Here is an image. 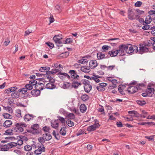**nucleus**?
Returning <instances> with one entry per match:
<instances>
[{"instance_id":"33","label":"nucleus","mask_w":155,"mask_h":155,"mask_svg":"<svg viewBox=\"0 0 155 155\" xmlns=\"http://www.w3.org/2000/svg\"><path fill=\"white\" fill-rule=\"evenodd\" d=\"M50 68L49 67L46 66L41 67L39 70L41 72H46V71L49 70Z\"/></svg>"},{"instance_id":"42","label":"nucleus","mask_w":155,"mask_h":155,"mask_svg":"<svg viewBox=\"0 0 155 155\" xmlns=\"http://www.w3.org/2000/svg\"><path fill=\"white\" fill-rule=\"evenodd\" d=\"M144 45V47H150L152 45V43L151 42V41L149 40L147 42H144L143 44H142Z\"/></svg>"},{"instance_id":"49","label":"nucleus","mask_w":155,"mask_h":155,"mask_svg":"<svg viewBox=\"0 0 155 155\" xmlns=\"http://www.w3.org/2000/svg\"><path fill=\"white\" fill-rule=\"evenodd\" d=\"M84 134V131L83 129H80L76 133V135L78 136L81 134Z\"/></svg>"},{"instance_id":"14","label":"nucleus","mask_w":155,"mask_h":155,"mask_svg":"<svg viewBox=\"0 0 155 155\" xmlns=\"http://www.w3.org/2000/svg\"><path fill=\"white\" fill-rule=\"evenodd\" d=\"M138 90L137 87L134 86H129L127 89L130 94H134L137 92Z\"/></svg>"},{"instance_id":"8","label":"nucleus","mask_w":155,"mask_h":155,"mask_svg":"<svg viewBox=\"0 0 155 155\" xmlns=\"http://www.w3.org/2000/svg\"><path fill=\"white\" fill-rule=\"evenodd\" d=\"M39 126L38 124H35L31 126V131L33 134H38L40 132Z\"/></svg>"},{"instance_id":"24","label":"nucleus","mask_w":155,"mask_h":155,"mask_svg":"<svg viewBox=\"0 0 155 155\" xmlns=\"http://www.w3.org/2000/svg\"><path fill=\"white\" fill-rule=\"evenodd\" d=\"M45 141H49L52 138L51 135L48 133H46L43 135Z\"/></svg>"},{"instance_id":"34","label":"nucleus","mask_w":155,"mask_h":155,"mask_svg":"<svg viewBox=\"0 0 155 155\" xmlns=\"http://www.w3.org/2000/svg\"><path fill=\"white\" fill-rule=\"evenodd\" d=\"M57 117L58 119L57 120H58L59 121H60L61 123L64 124V125L65 124L66 121L64 118L59 116H58Z\"/></svg>"},{"instance_id":"52","label":"nucleus","mask_w":155,"mask_h":155,"mask_svg":"<svg viewBox=\"0 0 155 155\" xmlns=\"http://www.w3.org/2000/svg\"><path fill=\"white\" fill-rule=\"evenodd\" d=\"M110 47L108 45H104L102 47L103 49L102 52H105Z\"/></svg>"},{"instance_id":"36","label":"nucleus","mask_w":155,"mask_h":155,"mask_svg":"<svg viewBox=\"0 0 155 155\" xmlns=\"http://www.w3.org/2000/svg\"><path fill=\"white\" fill-rule=\"evenodd\" d=\"M58 75H59V77H61V75H63L65 77H67L68 79H70V77L68 74L64 72H62L61 71H60L58 73Z\"/></svg>"},{"instance_id":"59","label":"nucleus","mask_w":155,"mask_h":155,"mask_svg":"<svg viewBox=\"0 0 155 155\" xmlns=\"http://www.w3.org/2000/svg\"><path fill=\"white\" fill-rule=\"evenodd\" d=\"M137 86L138 87L137 88L138 89H141V87L145 86V84L143 83H142L137 84Z\"/></svg>"},{"instance_id":"13","label":"nucleus","mask_w":155,"mask_h":155,"mask_svg":"<svg viewBox=\"0 0 155 155\" xmlns=\"http://www.w3.org/2000/svg\"><path fill=\"white\" fill-rule=\"evenodd\" d=\"M146 91L149 95V97H152L154 93L155 90L153 88H152L151 86L148 85Z\"/></svg>"},{"instance_id":"43","label":"nucleus","mask_w":155,"mask_h":155,"mask_svg":"<svg viewBox=\"0 0 155 155\" xmlns=\"http://www.w3.org/2000/svg\"><path fill=\"white\" fill-rule=\"evenodd\" d=\"M136 102L137 104L140 106H143L146 104V102L145 101L137 100Z\"/></svg>"},{"instance_id":"58","label":"nucleus","mask_w":155,"mask_h":155,"mask_svg":"<svg viewBox=\"0 0 155 155\" xmlns=\"http://www.w3.org/2000/svg\"><path fill=\"white\" fill-rule=\"evenodd\" d=\"M54 66L56 68H63L62 65L61 64H58L57 63L54 64Z\"/></svg>"},{"instance_id":"40","label":"nucleus","mask_w":155,"mask_h":155,"mask_svg":"<svg viewBox=\"0 0 155 155\" xmlns=\"http://www.w3.org/2000/svg\"><path fill=\"white\" fill-rule=\"evenodd\" d=\"M89 98V96L86 94L82 95L81 96V98L84 101H86L88 100Z\"/></svg>"},{"instance_id":"7","label":"nucleus","mask_w":155,"mask_h":155,"mask_svg":"<svg viewBox=\"0 0 155 155\" xmlns=\"http://www.w3.org/2000/svg\"><path fill=\"white\" fill-rule=\"evenodd\" d=\"M68 73L70 74V77L71 80L77 79L78 80L80 79V76L77 74V71L73 70H70Z\"/></svg>"},{"instance_id":"20","label":"nucleus","mask_w":155,"mask_h":155,"mask_svg":"<svg viewBox=\"0 0 155 155\" xmlns=\"http://www.w3.org/2000/svg\"><path fill=\"white\" fill-rule=\"evenodd\" d=\"M31 94L34 97H37L40 94V91L39 89H35L32 90L31 92Z\"/></svg>"},{"instance_id":"54","label":"nucleus","mask_w":155,"mask_h":155,"mask_svg":"<svg viewBox=\"0 0 155 155\" xmlns=\"http://www.w3.org/2000/svg\"><path fill=\"white\" fill-rule=\"evenodd\" d=\"M130 116L132 117H140V114L138 113V112L137 111L134 110V114L131 115Z\"/></svg>"},{"instance_id":"48","label":"nucleus","mask_w":155,"mask_h":155,"mask_svg":"<svg viewBox=\"0 0 155 155\" xmlns=\"http://www.w3.org/2000/svg\"><path fill=\"white\" fill-rule=\"evenodd\" d=\"M37 81L36 80H33L30 81H29V83L31 84L33 87L35 88V86L36 85Z\"/></svg>"},{"instance_id":"62","label":"nucleus","mask_w":155,"mask_h":155,"mask_svg":"<svg viewBox=\"0 0 155 155\" xmlns=\"http://www.w3.org/2000/svg\"><path fill=\"white\" fill-rule=\"evenodd\" d=\"M142 2L140 1H138L136 2L135 4L134 5L135 7H139L142 4Z\"/></svg>"},{"instance_id":"10","label":"nucleus","mask_w":155,"mask_h":155,"mask_svg":"<svg viewBox=\"0 0 155 155\" xmlns=\"http://www.w3.org/2000/svg\"><path fill=\"white\" fill-rule=\"evenodd\" d=\"M107 84L102 82L99 84V85L96 87L97 90L99 92L104 91L105 90V87L107 85Z\"/></svg>"},{"instance_id":"57","label":"nucleus","mask_w":155,"mask_h":155,"mask_svg":"<svg viewBox=\"0 0 155 155\" xmlns=\"http://www.w3.org/2000/svg\"><path fill=\"white\" fill-rule=\"evenodd\" d=\"M27 91V90L26 89V88H24L22 89H20L18 90V91L19 92H21L22 94H24L25 93H26Z\"/></svg>"},{"instance_id":"44","label":"nucleus","mask_w":155,"mask_h":155,"mask_svg":"<svg viewBox=\"0 0 155 155\" xmlns=\"http://www.w3.org/2000/svg\"><path fill=\"white\" fill-rule=\"evenodd\" d=\"M59 113L60 114H63L64 116H66L68 112L67 111L61 108L60 109V110H59Z\"/></svg>"},{"instance_id":"32","label":"nucleus","mask_w":155,"mask_h":155,"mask_svg":"<svg viewBox=\"0 0 155 155\" xmlns=\"http://www.w3.org/2000/svg\"><path fill=\"white\" fill-rule=\"evenodd\" d=\"M19 91H16L12 93L11 96L13 98H17L19 97Z\"/></svg>"},{"instance_id":"27","label":"nucleus","mask_w":155,"mask_h":155,"mask_svg":"<svg viewBox=\"0 0 155 155\" xmlns=\"http://www.w3.org/2000/svg\"><path fill=\"white\" fill-rule=\"evenodd\" d=\"M55 87V85L52 83H49L46 85V88L47 89H53Z\"/></svg>"},{"instance_id":"47","label":"nucleus","mask_w":155,"mask_h":155,"mask_svg":"<svg viewBox=\"0 0 155 155\" xmlns=\"http://www.w3.org/2000/svg\"><path fill=\"white\" fill-rule=\"evenodd\" d=\"M25 87L26 89L28 90H31L33 88V87L29 83L27 84H26L25 86Z\"/></svg>"},{"instance_id":"60","label":"nucleus","mask_w":155,"mask_h":155,"mask_svg":"<svg viewBox=\"0 0 155 155\" xmlns=\"http://www.w3.org/2000/svg\"><path fill=\"white\" fill-rule=\"evenodd\" d=\"M154 137L153 135L151 136H146L145 138L148 139L149 141L153 140H154Z\"/></svg>"},{"instance_id":"21","label":"nucleus","mask_w":155,"mask_h":155,"mask_svg":"<svg viewBox=\"0 0 155 155\" xmlns=\"http://www.w3.org/2000/svg\"><path fill=\"white\" fill-rule=\"evenodd\" d=\"M34 117L32 114H25L24 117L25 121H28L31 120H33Z\"/></svg>"},{"instance_id":"39","label":"nucleus","mask_w":155,"mask_h":155,"mask_svg":"<svg viewBox=\"0 0 155 155\" xmlns=\"http://www.w3.org/2000/svg\"><path fill=\"white\" fill-rule=\"evenodd\" d=\"M66 116L69 119H74L75 118V115L73 113H68Z\"/></svg>"},{"instance_id":"23","label":"nucleus","mask_w":155,"mask_h":155,"mask_svg":"<svg viewBox=\"0 0 155 155\" xmlns=\"http://www.w3.org/2000/svg\"><path fill=\"white\" fill-rule=\"evenodd\" d=\"M12 123V122L11 120H6L4 123L3 126L5 128L9 127H10Z\"/></svg>"},{"instance_id":"31","label":"nucleus","mask_w":155,"mask_h":155,"mask_svg":"<svg viewBox=\"0 0 155 155\" xmlns=\"http://www.w3.org/2000/svg\"><path fill=\"white\" fill-rule=\"evenodd\" d=\"M80 110L81 112L83 113L85 112L87 110V107L85 104H81L80 106Z\"/></svg>"},{"instance_id":"19","label":"nucleus","mask_w":155,"mask_h":155,"mask_svg":"<svg viewBox=\"0 0 155 155\" xmlns=\"http://www.w3.org/2000/svg\"><path fill=\"white\" fill-rule=\"evenodd\" d=\"M119 51L117 49L114 50H112L111 51H109L108 54L111 57H114L116 56L118 54Z\"/></svg>"},{"instance_id":"11","label":"nucleus","mask_w":155,"mask_h":155,"mask_svg":"<svg viewBox=\"0 0 155 155\" xmlns=\"http://www.w3.org/2000/svg\"><path fill=\"white\" fill-rule=\"evenodd\" d=\"M139 53L142 54L144 52H149V48L144 47L142 44H140Z\"/></svg>"},{"instance_id":"28","label":"nucleus","mask_w":155,"mask_h":155,"mask_svg":"<svg viewBox=\"0 0 155 155\" xmlns=\"http://www.w3.org/2000/svg\"><path fill=\"white\" fill-rule=\"evenodd\" d=\"M62 87L64 89L72 88L71 84L69 82L64 83Z\"/></svg>"},{"instance_id":"6","label":"nucleus","mask_w":155,"mask_h":155,"mask_svg":"<svg viewBox=\"0 0 155 155\" xmlns=\"http://www.w3.org/2000/svg\"><path fill=\"white\" fill-rule=\"evenodd\" d=\"M95 123L94 124L88 127L87 130L89 132H91L94 131L97 128H98L100 125L98 123V121L95 119L94 120Z\"/></svg>"},{"instance_id":"12","label":"nucleus","mask_w":155,"mask_h":155,"mask_svg":"<svg viewBox=\"0 0 155 155\" xmlns=\"http://www.w3.org/2000/svg\"><path fill=\"white\" fill-rule=\"evenodd\" d=\"M97 58L98 60H102L104 59H107L109 58L107 54L103 53L101 52H99L97 54Z\"/></svg>"},{"instance_id":"55","label":"nucleus","mask_w":155,"mask_h":155,"mask_svg":"<svg viewBox=\"0 0 155 155\" xmlns=\"http://www.w3.org/2000/svg\"><path fill=\"white\" fill-rule=\"evenodd\" d=\"M73 41L72 39L71 38H67L65 41V42L64 43V44H69L70 43L72 42Z\"/></svg>"},{"instance_id":"15","label":"nucleus","mask_w":155,"mask_h":155,"mask_svg":"<svg viewBox=\"0 0 155 155\" xmlns=\"http://www.w3.org/2000/svg\"><path fill=\"white\" fill-rule=\"evenodd\" d=\"M90 67L88 66H82L81 67V69L80 70H78V72L80 73L81 71L85 73H89L90 71ZM79 74V73H78Z\"/></svg>"},{"instance_id":"41","label":"nucleus","mask_w":155,"mask_h":155,"mask_svg":"<svg viewBox=\"0 0 155 155\" xmlns=\"http://www.w3.org/2000/svg\"><path fill=\"white\" fill-rule=\"evenodd\" d=\"M69 52L66 51L60 54L59 55V56L63 58H66L69 56Z\"/></svg>"},{"instance_id":"26","label":"nucleus","mask_w":155,"mask_h":155,"mask_svg":"<svg viewBox=\"0 0 155 155\" xmlns=\"http://www.w3.org/2000/svg\"><path fill=\"white\" fill-rule=\"evenodd\" d=\"M125 45H127L128 46V49L127 50V53L130 54L134 52V50L133 49V45L129 44H125Z\"/></svg>"},{"instance_id":"61","label":"nucleus","mask_w":155,"mask_h":155,"mask_svg":"<svg viewBox=\"0 0 155 155\" xmlns=\"http://www.w3.org/2000/svg\"><path fill=\"white\" fill-rule=\"evenodd\" d=\"M25 150L27 151H29L31 150L32 147L30 145L26 146L24 147Z\"/></svg>"},{"instance_id":"56","label":"nucleus","mask_w":155,"mask_h":155,"mask_svg":"<svg viewBox=\"0 0 155 155\" xmlns=\"http://www.w3.org/2000/svg\"><path fill=\"white\" fill-rule=\"evenodd\" d=\"M46 44L51 49L52 48L54 47V44L50 42H46Z\"/></svg>"},{"instance_id":"4","label":"nucleus","mask_w":155,"mask_h":155,"mask_svg":"<svg viewBox=\"0 0 155 155\" xmlns=\"http://www.w3.org/2000/svg\"><path fill=\"white\" fill-rule=\"evenodd\" d=\"M15 127L14 128V130L16 132H21L23 131L24 130L23 127H27L26 124L23 123H16L15 124Z\"/></svg>"},{"instance_id":"50","label":"nucleus","mask_w":155,"mask_h":155,"mask_svg":"<svg viewBox=\"0 0 155 155\" xmlns=\"http://www.w3.org/2000/svg\"><path fill=\"white\" fill-rule=\"evenodd\" d=\"M59 37V35H56L53 38V40L54 41L55 43H56L58 40L62 38H58V37Z\"/></svg>"},{"instance_id":"46","label":"nucleus","mask_w":155,"mask_h":155,"mask_svg":"<svg viewBox=\"0 0 155 155\" xmlns=\"http://www.w3.org/2000/svg\"><path fill=\"white\" fill-rule=\"evenodd\" d=\"M10 148H12L13 147H16L17 145V143L11 142L8 143Z\"/></svg>"},{"instance_id":"1","label":"nucleus","mask_w":155,"mask_h":155,"mask_svg":"<svg viewBox=\"0 0 155 155\" xmlns=\"http://www.w3.org/2000/svg\"><path fill=\"white\" fill-rule=\"evenodd\" d=\"M153 16H150V15L147 16L146 18L145 21L143 18H140L139 20V22L143 25L142 28L144 30H152V25H149L152 21H153Z\"/></svg>"},{"instance_id":"35","label":"nucleus","mask_w":155,"mask_h":155,"mask_svg":"<svg viewBox=\"0 0 155 155\" xmlns=\"http://www.w3.org/2000/svg\"><path fill=\"white\" fill-rule=\"evenodd\" d=\"M66 123L70 127H72L74 125V122L69 119H68L66 121Z\"/></svg>"},{"instance_id":"63","label":"nucleus","mask_w":155,"mask_h":155,"mask_svg":"<svg viewBox=\"0 0 155 155\" xmlns=\"http://www.w3.org/2000/svg\"><path fill=\"white\" fill-rule=\"evenodd\" d=\"M10 89L11 90V92L13 93L16 91V90L18 89V87L16 86H14L10 87Z\"/></svg>"},{"instance_id":"18","label":"nucleus","mask_w":155,"mask_h":155,"mask_svg":"<svg viewBox=\"0 0 155 155\" xmlns=\"http://www.w3.org/2000/svg\"><path fill=\"white\" fill-rule=\"evenodd\" d=\"M44 85L43 84L40 82H37L36 85L35 86V89H39L40 90H42L44 89H45V87H44Z\"/></svg>"},{"instance_id":"22","label":"nucleus","mask_w":155,"mask_h":155,"mask_svg":"<svg viewBox=\"0 0 155 155\" xmlns=\"http://www.w3.org/2000/svg\"><path fill=\"white\" fill-rule=\"evenodd\" d=\"M0 150L2 151H7L10 148L8 144L3 145H0Z\"/></svg>"},{"instance_id":"51","label":"nucleus","mask_w":155,"mask_h":155,"mask_svg":"<svg viewBox=\"0 0 155 155\" xmlns=\"http://www.w3.org/2000/svg\"><path fill=\"white\" fill-rule=\"evenodd\" d=\"M118 90L119 92L122 95H125V93L124 92V90L119 86H118Z\"/></svg>"},{"instance_id":"64","label":"nucleus","mask_w":155,"mask_h":155,"mask_svg":"<svg viewBox=\"0 0 155 155\" xmlns=\"http://www.w3.org/2000/svg\"><path fill=\"white\" fill-rule=\"evenodd\" d=\"M49 22L50 23L53 22L54 21V18L53 16L52 15H50V17H49Z\"/></svg>"},{"instance_id":"53","label":"nucleus","mask_w":155,"mask_h":155,"mask_svg":"<svg viewBox=\"0 0 155 155\" xmlns=\"http://www.w3.org/2000/svg\"><path fill=\"white\" fill-rule=\"evenodd\" d=\"M50 129L49 127L46 126L42 128L43 130L45 132H49Z\"/></svg>"},{"instance_id":"25","label":"nucleus","mask_w":155,"mask_h":155,"mask_svg":"<svg viewBox=\"0 0 155 155\" xmlns=\"http://www.w3.org/2000/svg\"><path fill=\"white\" fill-rule=\"evenodd\" d=\"M66 126L65 124L63 125V127H61L60 131V134L62 136H65L66 134Z\"/></svg>"},{"instance_id":"37","label":"nucleus","mask_w":155,"mask_h":155,"mask_svg":"<svg viewBox=\"0 0 155 155\" xmlns=\"http://www.w3.org/2000/svg\"><path fill=\"white\" fill-rule=\"evenodd\" d=\"M12 131V130L9 129L5 131V132L4 133V135H12L13 134Z\"/></svg>"},{"instance_id":"38","label":"nucleus","mask_w":155,"mask_h":155,"mask_svg":"<svg viewBox=\"0 0 155 155\" xmlns=\"http://www.w3.org/2000/svg\"><path fill=\"white\" fill-rule=\"evenodd\" d=\"M84 58L85 57H84L82 59L78 60V62L83 64H85L87 63L88 61L87 59H84Z\"/></svg>"},{"instance_id":"2","label":"nucleus","mask_w":155,"mask_h":155,"mask_svg":"<svg viewBox=\"0 0 155 155\" xmlns=\"http://www.w3.org/2000/svg\"><path fill=\"white\" fill-rule=\"evenodd\" d=\"M35 148H37V149L35 150L34 152L36 155L40 154L42 152H45L46 148L42 143H38L36 145H34Z\"/></svg>"},{"instance_id":"30","label":"nucleus","mask_w":155,"mask_h":155,"mask_svg":"<svg viewBox=\"0 0 155 155\" xmlns=\"http://www.w3.org/2000/svg\"><path fill=\"white\" fill-rule=\"evenodd\" d=\"M101 78V77L99 76L98 75H93V76L91 77L92 79L94 80L96 83L99 82L100 80H99V78Z\"/></svg>"},{"instance_id":"16","label":"nucleus","mask_w":155,"mask_h":155,"mask_svg":"<svg viewBox=\"0 0 155 155\" xmlns=\"http://www.w3.org/2000/svg\"><path fill=\"white\" fill-rule=\"evenodd\" d=\"M97 66V63L96 60H91L89 63V66L91 68L94 69Z\"/></svg>"},{"instance_id":"3","label":"nucleus","mask_w":155,"mask_h":155,"mask_svg":"<svg viewBox=\"0 0 155 155\" xmlns=\"http://www.w3.org/2000/svg\"><path fill=\"white\" fill-rule=\"evenodd\" d=\"M128 49V46L127 45L125 44H122L120 45L119 47V49H117L119 51V56H122L124 55L125 52L127 53V50Z\"/></svg>"},{"instance_id":"29","label":"nucleus","mask_w":155,"mask_h":155,"mask_svg":"<svg viewBox=\"0 0 155 155\" xmlns=\"http://www.w3.org/2000/svg\"><path fill=\"white\" fill-rule=\"evenodd\" d=\"M92 86L90 85H84V89L85 91L87 93H89L92 89Z\"/></svg>"},{"instance_id":"17","label":"nucleus","mask_w":155,"mask_h":155,"mask_svg":"<svg viewBox=\"0 0 155 155\" xmlns=\"http://www.w3.org/2000/svg\"><path fill=\"white\" fill-rule=\"evenodd\" d=\"M59 122L58 120H55L51 122V126L54 129H57L59 126Z\"/></svg>"},{"instance_id":"5","label":"nucleus","mask_w":155,"mask_h":155,"mask_svg":"<svg viewBox=\"0 0 155 155\" xmlns=\"http://www.w3.org/2000/svg\"><path fill=\"white\" fill-rule=\"evenodd\" d=\"M127 17L129 20H133L139 18V16L136 14L135 12L133 10L129 9L127 11Z\"/></svg>"},{"instance_id":"9","label":"nucleus","mask_w":155,"mask_h":155,"mask_svg":"<svg viewBox=\"0 0 155 155\" xmlns=\"http://www.w3.org/2000/svg\"><path fill=\"white\" fill-rule=\"evenodd\" d=\"M71 81H72L71 84L72 88H74L75 89H77L79 86L81 85L82 84L80 79H78V80L77 79H71Z\"/></svg>"},{"instance_id":"45","label":"nucleus","mask_w":155,"mask_h":155,"mask_svg":"<svg viewBox=\"0 0 155 155\" xmlns=\"http://www.w3.org/2000/svg\"><path fill=\"white\" fill-rule=\"evenodd\" d=\"M2 116L5 119H11L12 118L11 115L8 113H4Z\"/></svg>"}]
</instances>
